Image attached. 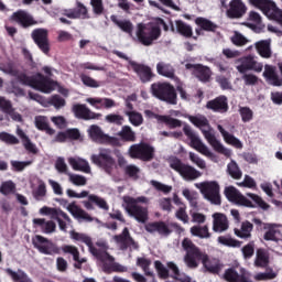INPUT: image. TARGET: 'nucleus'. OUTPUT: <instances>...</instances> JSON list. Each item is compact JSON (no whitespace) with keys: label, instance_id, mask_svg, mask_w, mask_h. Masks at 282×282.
Segmentation results:
<instances>
[{"label":"nucleus","instance_id":"obj_22","mask_svg":"<svg viewBox=\"0 0 282 282\" xmlns=\"http://www.w3.org/2000/svg\"><path fill=\"white\" fill-rule=\"evenodd\" d=\"M115 241L124 250L130 248V250H138V243L133 241V238L129 235V229L124 228L122 234L113 237Z\"/></svg>","mask_w":282,"mask_h":282},{"label":"nucleus","instance_id":"obj_18","mask_svg":"<svg viewBox=\"0 0 282 282\" xmlns=\"http://www.w3.org/2000/svg\"><path fill=\"white\" fill-rule=\"evenodd\" d=\"M185 67L193 72L194 76H196L198 80H202V83H208V80H210V76H213L210 68L202 64H186Z\"/></svg>","mask_w":282,"mask_h":282},{"label":"nucleus","instance_id":"obj_56","mask_svg":"<svg viewBox=\"0 0 282 282\" xmlns=\"http://www.w3.org/2000/svg\"><path fill=\"white\" fill-rule=\"evenodd\" d=\"M68 180L75 186H85L87 184V178L83 175L67 173Z\"/></svg>","mask_w":282,"mask_h":282},{"label":"nucleus","instance_id":"obj_21","mask_svg":"<svg viewBox=\"0 0 282 282\" xmlns=\"http://www.w3.org/2000/svg\"><path fill=\"white\" fill-rule=\"evenodd\" d=\"M32 39L36 43V45L47 54L50 52V45L47 44V30L45 29H36L32 32Z\"/></svg>","mask_w":282,"mask_h":282},{"label":"nucleus","instance_id":"obj_61","mask_svg":"<svg viewBox=\"0 0 282 282\" xmlns=\"http://www.w3.org/2000/svg\"><path fill=\"white\" fill-rule=\"evenodd\" d=\"M189 215L193 224H206V215L199 213L197 209H192Z\"/></svg>","mask_w":282,"mask_h":282},{"label":"nucleus","instance_id":"obj_15","mask_svg":"<svg viewBox=\"0 0 282 282\" xmlns=\"http://www.w3.org/2000/svg\"><path fill=\"white\" fill-rule=\"evenodd\" d=\"M172 228L178 232V235H182L184 232V228H182L176 223H172L170 225H166L164 223H150L145 225L147 232H159V235L169 236L172 232Z\"/></svg>","mask_w":282,"mask_h":282},{"label":"nucleus","instance_id":"obj_11","mask_svg":"<svg viewBox=\"0 0 282 282\" xmlns=\"http://www.w3.org/2000/svg\"><path fill=\"white\" fill-rule=\"evenodd\" d=\"M235 67L239 74H246V72L261 74L263 72V63L258 62L254 55H247L236 59Z\"/></svg>","mask_w":282,"mask_h":282},{"label":"nucleus","instance_id":"obj_53","mask_svg":"<svg viewBox=\"0 0 282 282\" xmlns=\"http://www.w3.org/2000/svg\"><path fill=\"white\" fill-rule=\"evenodd\" d=\"M218 243L221 246H227L228 248H240L241 242L236 240L235 238H231L229 236H220L218 237Z\"/></svg>","mask_w":282,"mask_h":282},{"label":"nucleus","instance_id":"obj_43","mask_svg":"<svg viewBox=\"0 0 282 282\" xmlns=\"http://www.w3.org/2000/svg\"><path fill=\"white\" fill-rule=\"evenodd\" d=\"M110 20L112 21V23H116L122 30V32H126L130 35L133 34V23H131V21L119 20L116 15H111Z\"/></svg>","mask_w":282,"mask_h":282},{"label":"nucleus","instance_id":"obj_25","mask_svg":"<svg viewBox=\"0 0 282 282\" xmlns=\"http://www.w3.org/2000/svg\"><path fill=\"white\" fill-rule=\"evenodd\" d=\"M11 21L19 23V25H22V28H30V25H36V21H34V18H32L29 12L23 10L13 13L11 17Z\"/></svg>","mask_w":282,"mask_h":282},{"label":"nucleus","instance_id":"obj_57","mask_svg":"<svg viewBox=\"0 0 282 282\" xmlns=\"http://www.w3.org/2000/svg\"><path fill=\"white\" fill-rule=\"evenodd\" d=\"M224 279L227 282H239V272L235 268H229L225 271Z\"/></svg>","mask_w":282,"mask_h":282},{"label":"nucleus","instance_id":"obj_23","mask_svg":"<svg viewBox=\"0 0 282 282\" xmlns=\"http://www.w3.org/2000/svg\"><path fill=\"white\" fill-rule=\"evenodd\" d=\"M129 65H130L131 69H133V72H135V74H138L140 80H142V83H149V80H151V78H153V73L151 72V68L149 66L138 64L133 61H129Z\"/></svg>","mask_w":282,"mask_h":282},{"label":"nucleus","instance_id":"obj_45","mask_svg":"<svg viewBox=\"0 0 282 282\" xmlns=\"http://www.w3.org/2000/svg\"><path fill=\"white\" fill-rule=\"evenodd\" d=\"M158 74L165 76V78H175V70L172 65L161 62L156 65Z\"/></svg>","mask_w":282,"mask_h":282},{"label":"nucleus","instance_id":"obj_26","mask_svg":"<svg viewBox=\"0 0 282 282\" xmlns=\"http://www.w3.org/2000/svg\"><path fill=\"white\" fill-rule=\"evenodd\" d=\"M69 166L73 171H80L82 173H91L89 162L80 156H70L67 159Z\"/></svg>","mask_w":282,"mask_h":282},{"label":"nucleus","instance_id":"obj_38","mask_svg":"<svg viewBox=\"0 0 282 282\" xmlns=\"http://www.w3.org/2000/svg\"><path fill=\"white\" fill-rule=\"evenodd\" d=\"M34 123L36 129L40 131H45L48 135H54L55 131L54 129L50 128V123L47 122V117L44 116H37L34 119Z\"/></svg>","mask_w":282,"mask_h":282},{"label":"nucleus","instance_id":"obj_36","mask_svg":"<svg viewBox=\"0 0 282 282\" xmlns=\"http://www.w3.org/2000/svg\"><path fill=\"white\" fill-rule=\"evenodd\" d=\"M8 276H10L11 281L13 282H32V279L25 273V271L19 269L14 271L10 268L6 269Z\"/></svg>","mask_w":282,"mask_h":282},{"label":"nucleus","instance_id":"obj_55","mask_svg":"<svg viewBox=\"0 0 282 282\" xmlns=\"http://www.w3.org/2000/svg\"><path fill=\"white\" fill-rule=\"evenodd\" d=\"M88 199L89 202L98 206V208H101V210H109V205L107 204V200H105V198L96 195H89Z\"/></svg>","mask_w":282,"mask_h":282},{"label":"nucleus","instance_id":"obj_42","mask_svg":"<svg viewBox=\"0 0 282 282\" xmlns=\"http://www.w3.org/2000/svg\"><path fill=\"white\" fill-rule=\"evenodd\" d=\"M32 195L37 202H43L47 195V186L42 180L37 181V186L33 188Z\"/></svg>","mask_w":282,"mask_h":282},{"label":"nucleus","instance_id":"obj_41","mask_svg":"<svg viewBox=\"0 0 282 282\" xmlns=\"http://www.w3.org/2000/svg\"><path fill=\"white\" fill-rule=\"evenodd\" d=\"M252 228L253 225L250 221H245L241 224V228L240 229H235V236L239 237L240 239H250V237L252 236Z\"/></svg>","mask_w":282,"mask_h":282},{"label":"nucleus","instance_id":"obj_28","mask_svg":"<svg viewBox=\"0 0 282 282\" xmlns=\"http://www.w3.org/2000/svg\"><path fill=\"white\" fill-rule=\"evenodd\" d=\"M263 230L264 241H281L282 235L281 230L279 229V226L274 224H264Z\"/></svg>","mask_w":282,"mask_h":282},{"label":"nucleus","instance_id":"obj_4","mask_svg":"<svg viewBox=\"0 0 282 282\" xmlns=\"http://www.w3.org/2000/svg\"><path fill=\"white\" fill-rule=\"evenodd\" d=\"M182 248L185 250L186 254L184 257V262L187 265V268H198L199 261L204 263V260L206 259V253L202 252L195 243H193L192 239L184 238L182 241Z\"/></svg>","mask_w":282,"mask_h":282},{"label":"nucleus","instance_id":"obj_46","mask_svg":"<svg viewBox=\"0 0 282 282\" xmlns=\"http://www.w3.org/2000/svg\"><path fill=\"white\" fill-rule=\"evenodd\" d=\"M158 122H163L170 129H177L182 127V122L178 119H174L171 116H155Z\"/></svg>","mask_w":282,"mask_h":282},{"label":"nucleus","instance_id":"obj_33","mask_svg":"<svg viewBox=\"0 0 282 282\" xmlns=\"http://www.w3.org/2000/svg\"><path fill=\"white\" fill-rule=\"evenodd\" d=\"M33 224L35 226H40L44 235H52V232H56V223H54L53 220H45V218H35L33 219Z\"/></svg>","mask_w":282,"mask_h":282},{"label":"nucleus","instance_id":"obj_24","mask_svg":"<svg viewBox=\"0 0 282 282\" xmlns=\"http://www.w3.org/2000/svg\"><path fill=\"white\" fill-rule=\"evenodd\" d=\"M40 215H45L46 217H50L51 219H55L56 221H58L61 217H63V219H65L68 224L72 223V219L69 218V216L65 212H63L61 208H52V207L44 206L40 208Z\"/></svg>","mask_w":282,"mask_h":282},{"label":"nucleus","instance_id":"obj_2","mask_svg":"<svg viewBox=\"0 0 282 282\" xmlns=\"http://www.w3.org/2000/svg\"><path fill=\"white\" fill-rule=\"evenodd\" d=\"M184 118H187L194 127H197L204 135V138L207 140L208 144L216 151V153H220V155H225V158H232V151L229 148H226L221 141L217 140V137H215V132H213V128L210 127V123L208 122V119L204 117L203 115H183Z\"/></svg>","mask_w":282,"mask_h":282},{"label":"nucleus","instance_id":"obj_13","mask_svg":"<svg viewBox=\"0 0 282 282\" xmlns=\"http://www.w3.org/2000/svg\"><path fill=\"white\" fill-rule=\"evenodd\" d=\"M32 243L34 248H36V250H39V252H41L42 254H61V249L56 245H54V242L50 241L43 236H35L32 239Z\"/></svg>","mask_w":282,"mask_h":282},{"label":"nucleus","instance_id":"obj_29","mask_svg":"<svg viewBox=\"0 0 282 282\" xmlns=\"http://www.w3.org/2000/svg\"><path fill=\"white\" fill-rule=\"evenodd\" d=\"M217 129L223 135L224 142H226V144H229V147H234L235 149H243V143L241 142V140H239V138L235 137L230 132L226 131V129H224V126L217 124Z\"/></svg>","mask_w":282,"mask_h":282},{"label":"nucleus","instance_id":"obj_30","mask_svg":"<svg viewBox=\"0 0 282 282\" xmlns=\"http://www.w3.org/2000/svg\"><path fill=\"white\" fill-rule=\"evenodd\" d=\"M206 107L207 109H212V111L226 113V111H228V99L226 96L217 97L216 99L208 101Z\"/></svg>","mask_w":282,"mask_h":282},{"label":"nucleus","instance_id":"obj_1","mask_svg":"<svg viewBox=\"0 0 282 282\" xmlns=\"http://www.w3.org/2000/svg\"><path fill=\"white\" fill-rule=\"evenodd\" d=\"M0 72L10 74L11 76H18V80H20L22 85H29V87L42 91V94H52L55 89H58L59 94H63V96L69 94L67 89L58 87V83L43 76L41 73H37L32 77H28L25 74L19 75L12 64L1 65Z\"/></svg>","mask_w":282,"mask_h":282},{"label":"nucleus","instance_id":"obj_19","mask_svg":"<svg viewBox=\"0 0 282 282\" xmlns=\"http://www.w3.org/2000/svg\"><path fill=\"white\" fill-rule=\"evenodd\" d=\"M212 219L214 232H226V230L230 228V223L228 221V217L225 214L214 213L212 215Z\"/></svg>","mask_w":282,"mask_h":282},{"label":"nucleus","instance_id":"obj_34","mask_svg":"<svg viewBox=\"0 0 282 282\" xmlns=\"http://www.w3.org/2000/svg\"><path fill=\"white\" fill-rule=\"evenodd\" d=\"M17 135L18 138H20L25 151H28L29 153H37L39 150L36 149V145L32 142V140H30V137H28V134H25L24 131L19 127L17 128Z\"/></svg>","mask_w":282,"mask_h":282},{"label":"nucleus","instance_id":"obj_48","mask_svg":"<svg viewBox=\"0 0 282 282\" xmlns=\"http://www.w3.org/2000/svg\"><path fill=\"white\" fill-rule=\"evenodd\" d=\"M119 138L124 140V142H135V132L130 126H123L118 132Z\"/></svg>","mask_w":282,"mask_h":282},{"label":"nucleus","instance_id":"obj_17","mask_svg":"<svg viewBox=\"0 0 282 282\" xmlns=\"http://www.w3.org/2000/svg\"><path fill=\"white\" fill-rule=\"evenodd\" d=\"M246 12H248V7L243 0H231L226 14L229 19H241Z\"/></svg>","mask_w":282,"mask_h":282},{"label":"nucleus","instance_id":"obj_14","mask_svg":"<svg viewBox=\"0 0 282 282\" xmlns=\"http://www.w3.org/2000/svg\"><path fill=\"white\" fill-rule=\"evenodd\" d=\"M128 153L130 158L149 162V160H153L154 150L147 143H139L131 145Z\"/></svg>","mask_w":282,"mask_h":282},{"label":"nucleus","instance_id":"obj_7","mask_svg":"<svg viewBox=\"0 0 282 282\" xmlns=\"http://www.w3.org/2000/svg\"><path fill=\"white\" fill-rule=\"evenodd\" d=\"M122 207L130 217H133L139 224H147L149 220V209L140 205H135V200L131 196H123Z\"/></svg>","mask_w":282,"mask_h":282},{"label":"nucleus","instance_id":"obj_50","mask_svg":"<svg viewBox=\"0 0 282 282\" xmlns=\"http://www.w3.org/2000/svg\"><path fill=\"white\" fill-rule=\"evenodd\" d=\"M182 195L185 197V199H187L192 208H197V199H199V194L196 191L184 188L182 191Z\"/></svg>","mask_w":282,"mask_h":282},{"label":"nucleus","instance_id":"obj_35","mask_svg":"<svg viewBox=\"0 0 282 282\" xmlns=\"http://www.w3.org/2000/svg\"><path fill=\"white\" fill-rule=\"evenodd\" d=\"M271 40H262L256 43V50L262 58H270L272 56V48H270Z\"/></svg>","mask_w":282,"mask_h":282},{"label":"nucleus","instance_id":"obj_44","mask_svg":"<svg viewBox=\"0 0 282 282\" xmlns=\"http://www.w3.org/2000/svg\"><path fill=\"white\" fill-rule=\"evenodd\" d=\"M189 232L193 235V237H198L199 239H210L208 226H193L189 229Z\"/></svg>","mask_w":282,"mask_h":282},{"label":"nucleus","instance_id":"obj_60","mask_svg":"<svg viewBox=\"0 0 282 282\" xmlns=\"http://www.w3.org/2000/svg\"><path fill=\"white\" fill-rule=\"evenodd\" d=\"M137 265H139V268H142L143 272L148 276H153V272H151V270H149V267L151 265V260H149L147 258H138Z\"/></svg>","mask_w":282,"mask_h":282},{"label":"nucleus","instance_id":"obj_8","mask_svg":"<svg viewBox=\"0 0 282 282\" xmlns=\"http://www.w3.org/2000/svg\"><path fill=\"white\" fill-rule=\"evenodd\" d=\"M195 188L200 191L207 202L219 206L221 204V195L219 194V183L217 181H205L202 183H195Z\"/></svg>","mask_w":282,"mask_h":282},{"label":"nucleus","instance_id":"obj_59","mask_svg":"<svg viewBox=\"0 0 282 282\" xmlns=\"http://www.w3.org/2000/svg\"><path fill=\"white\" fill-rule=\"evenodd\" d=\"M61 250L62 252H64V254H72L74 261H78V256L80 254V252L75 246L64 245L62 246Z\"/></svg>","mask_w":282,"mask_h":282},{"label":"nucleus","instance_id":"obj_58","mask_svg":"<svg viewBox=\"0 0 282 282\" xmlns=\"http://www.w3.org/2000/svg\"><path fill=\"white\" fill-rule=\"evenodd\" d=\"M238 111L242 122H250L254 118V112L248 107H240Z\"/></svg>","mask_w":282,"mask_h":282},{"label":"nucleus","instance_id":"obj_16","mask_svg":"<svg viewBox=\"0 0 282 282\" xmlns=\"http://www.w3.org/2000/svg\"><path fill=\"white\" fill-rule=\"evenodd\" d=\"M99 261L102 262L104 272H127V267L115 263L113 257L107 252L99 254Z\"/></svg>","mask_w":282,"mask_h":282},{"label":"nucleus","instance_id":"obj_62","mask_svg":"<svg viewBox=\"0 0 282 282\" xmlns=\"http://www.w3.org/2000/svg\"><path fill=\"white\" fill-rule=\"evenodd\" d=\"M231 42L238 47H242V45H248V39L239 32L234 33V35L231 36Z\"/></svg>","mask_w":282,"mask_h":282},{"label":"nucleus","instance_id":"obj_6","mask_svg":"<svg viewBox=\"0 0 282 282\" xmlns=\"http://www.w3.org/2000/svg\"><path fill=\"white\" fill-rule=\"evenodd\" d=\"M160 26L153 23H139L137 25L135 36L142 45H153V41H158L160 39Z\"/></svg>","mask_w":282,"mask_h":282},{"label":"nucleus","instance_id":"obj_32","mask_svg":"<svg viewBox=\"0 0 282 282\" xmlns=\"http://www.w3.org/2000/svg\"><path fill=\"white\" fill-rule=\"evenodd\" d=\"M73 112L76 118H80L82 120H94L96 118V113H94L87 106L77 104L73 106Z\"/></svg>","mask_w":282,"mask_h":282},{"label":"nucleus","instance_id":"obj_3","mask_svg":"<svg viewBox=\"0 0 282 282\" xmlns=\"http://www.w3.org/2000/svg\"><path fill=\"white\" fill-rule=\"evenodd\" d=\"M225 195L229 202L237 204L238 206H246L247 208H254V206H259L263 208V210H268L270 206L257 194H247L250 199L246 198V196L241 195L240 192L234 186H229L225 188Z\"/></svg>","mask_w":282,"mask_h":282},{"label":"nucleus","instance_id":"obj_12","mask_svg":"<svg viewBox=\"0 0 282 282\" xmlns=\"http://www.w3.org/2000/svg\"><path fill=\"white\" fill-rule=\"evenodd\" d=\"M93 164L102 169L108 175H111V171L116 169V161L111 156V151L100 150L99 154H93L90 156Z\"/></svg>","mask_w":282,"mask_h":282},{"label":"nucleus","instance_id":"obj_40","mask_svg":"<svg viewBox=\"0 0 282 282\" xmlns=\"http://www.w3.org/2000/svg\"><path fill=\"white\" fill-rule=\"evenodd\" d=\"M169 270L172 271V279L180 282H191V276L186 273H180V268L174 262H167Z\"/></svg>","mask_w":282,"mask_h":282},{"label":"nucleus","instance_id":"obj_47","mask_svg":"<svg viewBox=\"0 0 282 282\" xmlns=\"http://www.w3.org/2000/svg\"><path fill=\"white\" fill-rule=\"evenodd\" d=\"M126 116L129 119L130 124L133 127H140L142 122H144V118L142 117V113L134 111V110H126Z\"/></svg>","mask_w":282,"mask_h":282},{"label":"nucleus","instance_id":"obj_10","mask_svg":"<svg viewBox=\"0 0 282 282\" xmlns=\"http://www.w3.org/2000/svg\"><path fill=\"white\" fill-rule=\"evenodd\" d=\"M170 166L173 171H176L177 174L181 175L185 180V182H195V180H199L202 172L197 169L182 163L180 159L173 158L170 160Z\"/></svg>","mask_w":282,"mask_h":282},{"label":"nucleus","instance_id":"obj_64","mask_svg":"<svg viewBox=\"0 0 282 282\" xmlns=\"http://www.w3.org/2000/svg\"><path fill=\"white\" fill-rule=\"evenodd\" d=\"M0 140L6 144H19V139L8 132H0Z\"/></svg>","mask_w":282,"mask_h":282},{"label":"nucleus","instance_id":"obj_31","mask_svg":"<svg viewBox=\"0 0 282 282\" xmlns=\"http://www.w3.org/2000/svg\"><path fill=\"white\" fill-rule=\"evenodd\" d=\"M70 239H73V241L85 243L89 248V252H91L94 257H98V250H96V247H94L89 236L76 231H70Z\"/></svg>","mask_w":282,"mask_h":282},{"label":"nucleus","instance_id":"obj_9","mask_svg":"<svg viewBox=\"0 0 282 282\" xmlns=\"http://www.w3.org/2000/svg\"><path fill=\"white\" fill-rule=\"evenodd\" d=\"M151 91L154 98L169 102V105H177V95L175 88L171 84H152Z\"/></svg>","mask_w":282,"mask_h":282},{"label":"nucleus","instance_id":"obj_54","mask_svg":"<svg viewBox=\"0 0 282 282\" xmlns=\"http://www.w3.org/2000/svg\"><path fill=\"white\" fill-rule=\"evenodd\" d=\"M195 23L198 24L202 30H206L207 32H214V30L217 29V25H215V23L204 18H197L195 20Z\"/></svg>","mask_w":282,"mask_h":282},{"label":"nucleus","instance_id":"obj_39","mask_svg":"<svg viewBox=\"0 0 282 282\" xmlns=\"http://www.w3.org/2000/svg\"><path fill=\"white\" fill-rule=\"evenodd\" d=\"M203 265L207 272H212L213 274H217L219 270H221V264H219V260L215 258H208V254L205 256L203 260Z\"/></svg>","mask_w":282,"mask_h":282},{"label":"nucleus","instance_id":"obj_52","mask_svg":"<svg viewBox=\"0 0 282 282\" xmlns=\"http://www.w3.org/2000/svg\"><path fill=\"white\" fill-rule=\"evenodd\" d=\"M89 138L94 140V142H102L105 140V133L100 129V127L93 124L88 128Z\"/></svg>","mask_w":282,"mask_h":282},{"label":"nucleus","instance_id":"obj_20","mask_svg":"<svg viewBox=\"0 0 282 282\" xmlns=\"http://www.w3.org/2000/svg\"><path fill=\"white\" fill-rule=\"evenodd\" d=\"M66 210H68V213H70V215H73L75 219H83L84 221H96L97 224H102L98 218H91V216H89L87 212H85V209L76 205V203L68 204L66 206Z\"/></svg>","mask_w":282,"mask_h":282},{"label":"nucleus","instance_id":"obj_27","mask_svg":"<svg viewBox=\"0 0 282 282\" xmlns=\"http://www.w3.org/2000/svg\"><path fill=\"white\" fill-rule=\"evenodd\" d=\"M263 77L265 78L269 85H273V87H281L282 79L276 74V67L272 65H264Z\"/></svg>","mask_w":282,"mask_h":282},{"label":"nucleus","instance_id":"obj_5","mask_svg":"<svg viewBox=\"0 0 282 282\" xmlns=\"http://www.w3.org/2000/svg\"><path fill=\"white\" fill-rule=\"evenodd\" d=\"M183 131L191 141L189 145L192 147V149H195V151L200 153V155L208 158V160H210L212 162H219V158L217 156V154H215V152H212L210 148H208L206 143L202 142V139L195 132H193V129H191L188 126H184Z\"/></svg>","mask_w":282,"mask_h":282},{"label":"nucleus","instance_id":"obj_51","mask_svg":"<svg viewBox=\"0 0 282 282\" xmlns=\"http://www.w3.org/2000/svg\"><path fill=\"white\" fill-rule=\"evenodd\" d=\"M269 256H268V251L263 250V249H258L257 253H256V261L254 264L258 268H265V265H268L269 263Z\"/></svg>","mask_w":282,"mask_h":282},{"label":"nucleus","instance_id":"obj_37","mask_svg":"<svg viewBox=\"0 0 282 282\" xmlns=\"http://www.w3.org/2000/svg\"><path fill=\"white\" fill-rule=\"evenodd\" d=\"M172 32H177L182 36L191 37L193 36V28L191 25L182 22V21H175L174 24H172Z\"/></svg>","mask_w":282,"mask_h":282},{"label":"nucleus","instance_id":"obj_49","mask_svg":"<svg viewBox=\"0 0 282 282\" xmlns=\"http://www.w3.org/2000/svg\"><path fill=\"white\" fill-rule=\"evenodd\" d=\"M227 173L232 177L234 180H241L243 176V173L241 172V169H239V164L235 162V160H231L227 164Z\"/></svg>","mask_w":282,"mask_h":282},{"label":"nucleus","instance_id":"obj_63","mask_svg":"<svg viewBox=\"0 0 282 282\" xmlns=\"http://www.w3.org/2000/svg\"><path fill=\"white\" fill-rule=\"evenodd\" d=\"M189 160L193 164L197 165L202 171L206 169V161L194 152H189Z\"/></svg>","mask_w":282,"mask_h":282}]
</instances>
